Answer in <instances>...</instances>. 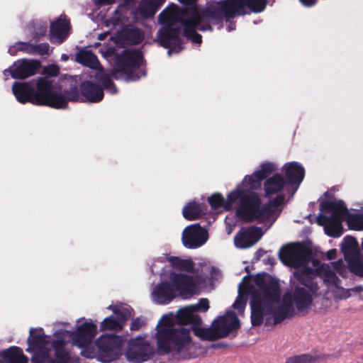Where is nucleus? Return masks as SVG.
I'll return each mask as SVG.
<instances>
[{"mask_svg": "<svg viewBox=\"0 0 363 363\" xmlns=\"http://www.w3.org/2000/svg\"><path fill=\"white\" fill-rule=\"evenodd\" d=\"M113 313L116 314V318L123 328L126 321L131 316V310L127 308H123L121 309L116 308Z\"/></svg>", "mask_w": 363, "mask_h": 363, "instance_id": "nucleus-50", "label": "nucleus"}, {"mask_svg": "<svg viewBox=\"0 0 363 363\" xmlns=\"http://www.w3.org/2000/svg\"><path fill=\"white\" fill-rule=\"evenodd\" d=\"M186 15L187 18L181 21L184 36L194 43H201L202 36L197 33V30L202 32L207 30L212 32L213 27L208 23L201 24L196 16H191L190 14Z\"/></svg>", "mask_w": 363, "mask_h": 363, "instance_id": "nucleus-13", "label": "nucleus"}, {"mask_svg": "<svg viewBox=\"0 0 363 363\" xmlns=\"http://www.w3.org/2000/svg\"><path fill=\"white\" fill-rule=\"evenodd\" d=\"M176 296L177 293L171 281H161L155 286L152 291V297L155 301L161 305L168 304Z\"/></svg>", "mask_w": 363, "mask_h": 363, "instance_id": "nucleus-24", "label": "nucleus"}, {"mask_svg": "<svg viewBox=\"0 0 363 363\" xmlns=\"http://www.w3.org/2000/svg\"><path fill=\"white\" fill-rule=\"evenodd\" d=\"M320 208L324 212H331L330 216L319 215L317 217L320 225L326 226L335 217H342L347 214V208L342 200H330L320 203Z\"/></svg>", "mask_w": 363, "mask_h": 363, "instance_id": "nucleus-18", "label": "nucleus"}, {"mask_svg": "<svg viewBox=\"0 0 363 363\" xmlns=\"http://www.w3.org/2000/svg\"><path fill=\"white\" fill-rule=\"evenodd\" d=\"M247 304V299L244 297L239 296L234 302L233 307L237 309L238 312L242 313L244 311Z\"/></svg>", "mask_w": 363, "mask_h": 363, "instance_id": "nucleus-57", "label": "nucleus"}, {"mask_svg": "<svg viewBox=\"0 0 363 363\" xmlns=\"http://www.w3.org/2000/svg\"><path fill=\"white\" fill-rule=\"evenodd\" d=\"M17 45L19 51L24 52L29 55H33V44L26 42H18L17 43Z\"/></svg>", "mask_w": 363, "mask_h": 363, "instance_id": "nucleus-58", "label": "nucleus"}, {"mask_svg": "<svg viewBox=\"0 0 363 363\" xmlns=\"http://www.w3.org/2000/svg\"><path fill=\"white\" fill-rule=\"evenodd\" d=\"M191 309L195 313L196 312H206L209 308V301L208 298H200L198 303L195 305H190Z\"/></svg>", "mask_w": 363, "mask_h": 363, "instance_id": "nucleus-52", "label": "nucleus"}, {"mask_svg": "<svg viewBox=\"0 0 363 363\" xmlns=\"http://www.w3.org/2000/svg\"><path fill=\"white\" fill-rule=\"evenodd\" d=\"M143 62V54L140 50L125 49L116 57L115 66L111 73L98 72L95 76L96 79L101 84L103 89L116 94L118 89L111 77L116 79L123 77L127 81H137L145 75V71L142 68Z\"/></svg>", "mask_w": 363, "mask_h": 363, "instance_id": "nucleus-2", "label": "nucleus"}, {"mask_svg": "<svg viewBox=\"0 0 363 363\" xmlns=\"http://www.w3.org/2000/svg\"><path fill=\"white\" fill-rule=\"evenodd\" d=\"M286 183L284 178L279 174H275L267 179L264 183L265 196L269 197L271 195L281 191Z\"/></svg>", "mask_w": 363, "mask_h": 363, "instance_id": "nucleus-32", "label": "nucleus"}, {"mask_svg": "<svg viewBox=\"0 0 363 363\" xmlns=\"http://www.w3.org/2000/svg\"><path fill=\"white\" fill-rule=\"evenodd\" d=\"M89 346L90 345L80 347L82 349L81 355L88 359L96 358V354L95 353L94 350Z\"/></svg>", "mask_w": 363, "mask_h": 363, "instance_id": "nucleus-59", "label": "nucleus"}, {"mask_svg": "<svg viewBox=\"0 0 363 363\" xmlns=\"http://www.w3.org/2000/svg\"><path fill=\"white\" fill-rule=\"evenodd\" d=\"M285 200V196L284 194L277 195L274 199L269 201L273 208L279 207L281 206Z\"/></svg>", "mask_w": 363, "mask_h": 363, "instance_id": "nucleus-61", "label": "nucleus"}, {"mask_svg": "<svg viewBox=\"0 0 363 363\" xmlns=\"http://www.w3.org/2000/svg\"><path fill=\"white\" fill-rule=\"evenodd\" d=\"M96 333V325L91 322H84L70 333L69 337L74 345L84 347L90 345Z\"/></svg>", "mask_w": 363, "mask_h": 363, "instance_id": "nucleus-17", "label": "nucleus"}, {"mask_svg": "<svg viewBox=\"0 0 363 363\" xmlns=\"http://www.w3.org/2000/svg\"><path fill=\"white\" fill-rule=\"evenodd\" d=\"M350 271L357 276L363 277V262L359 255H355L345 259Z\"/></svg>", "mask_w": 363, "mask_h": 363, "instance_id": "nucleus-40", "label": "nucleus"}, {"mask_svg": "<svg viewBox=\"0 0 363 363\" xmlns=\"http://www.w3.org/2000/svg\"><path fill=\"white\" fill-rule=\"evenodd\" d=\"M203 204L196 201L189 202L183 208L182 215L187 220H194L199 219L203 212Z\"/></svg>", "mask_w": 363, "mask_h": 363, "instance_id": "nucleus-36", "label": "nucleus"}, {"mask_svg": "<svg viewBox=\"0 0 363 363\" xmlns=\"http://www.w3.org/2000/svg\"><path fill=\"white\" fill-rule=\"evenodd\" d=\"M2 363H28V358L23 354L21 348L11 346L0 352Z\"/></svg>", "mask_w": 363, "mask_h": 363, "instance_id": "nucleus-30", "label": "nucleus"}, {"mask_svg": "<svg viewBox=\"0 0 363 363\" xmlns=\"http://www.w3.org/2000/svg\"><path fill=\"white\" fill-rule=\"evenodd\" d=\"M337 255V250L336 249H331L328 250L326 253V257L329 260L334 259Z\"/></svg>", "mask_w": 363, "mask_h": 363, "instance_id": "nucleus-64", "label": "nucleus"}, {"mask_svg": "<svg viewBox=\"0 0 363 363\" xmlns=\"http://www.w3.org/2000/svg\"><path fill=\"white\" fill-rule=\"evenodd\" d=\"M225 15V20L244 14L245 6L244 0H222L220 1Z\"/></svg>", "mask_w": 363, "mask_h": 363, "instance_id": "nucleus-29", "label": "nucleus"}, {"mask_svg": "<svg viewBox=\"0 0 363 363\" xmlns=\"http://www.w3.org/2000/svg\"><path fill=\"white\" fill-rule=\"evenodd\" d=\"M276 170L275 165L272 162H265L260 166V169L255 172V176L258 180L267 178Z\"/></svg>", "mask_w": 363, "mask_h": 363, "instance_id": "nucleus-46", "label": "nucleus"}, {"mask_svg": "<svg viewBox=\"0 0 363 363\" xmlns=\"http://www.w3.org/2000/svg\"><path fill=\"white\" fill-rule=\"evenodd\" d=\"M66 331L59 330L54 333L50 341V352H53V363H69L72 360L71 352L67 347Z\"/></svg>", "mask_w": 363, "mask_h": 363, "instance_id": "nucleus-14", "label": "nucleus"}, {"mask_svg": "<svg viewBox=\"0 0 363 363\" xmlns=\"http://www.w3.org/2000/svg\"><path fill=\"white\" fill-rule=\"evenodd\" d=\"M161 27H177L182 24H177V16L172 12L166 10L162 11L158 17Z\"/></svg>", "mask_w": 363, "mask_h": 363, "instance_id": "nucleus-41", "label": "nucleus"}, {"mask_svg": "<svg viewBox=\"0 0 363 363\" xmlns=\"http://www.w3.org/2000/svg\"><path fill=\"white\" fill-rule=\"evenodd\" d=\"M45 77H57L60 73V68L55 65H49L43 67V72Z\"/></svg>", "mask_w": 363, "mask_h": 363, "instance_id": "nucleus-56", "label": "nucleus"}, {"mask_svg": "<svg viewBox=\"0 0 363 363\" xmlns=\"http://www.w3.org/2000/svg\"><path fill=\"white\" fill-rule=\"evenodd\" d=\"M318 274L317 269L312 267L296 269L293 273L294 279H290L289 289L283 296L298 313L306 311L313 302V297L319 290Z\"/></svg>", "mask_w": 363, "mask_h": 363, "instance_id": "nucleus-3", "label": "nucleus"}, {"mask_svg": "<svg viewBox=\"0 0 363 363\" xmlns=\"http://www.w3.org/2000/svg\"><path fill=\"white\" fill-rule=\"evenodd\" d=\"M79 88L82 102L98 103L104 99L103 87L99 84L85 80L80 83Z\"/></svg>", "mask_w": 363, "mask_h": 363, "instance_id": "nucleus-23", "label": "nucleus"}, {"mask_svg": "<svg viewBox=\"0 0 363 363\" xmlns=\"http://www.w3.org/2000/svg\"><path fill=\"white\" fill-rule=\"evenodd\" d=\"M75 60L80 65L91 69H98L100 62L95 54L90 50L82 49L76 53Z\"/></svg>", "mask_w": 363, "mask_h": 363, "instance_id": "nucleus-34", "label": "nucleus"}, {"mask_svg": "<svg viewBox=\"0 0 363 363\" xmlns=\"http://www.w3.org/2000/svg\"><path fill=\"white\" fill-rule=\"evenodd\" d=\"M50 45L47 43L33 45V55H45L49 53Z\"/></svg>", "mask_w": 363, "mask_h": 363, "instance_id": "nucleus-55", "label": "nucleus"}, {"mask_svg": "<svg viewBox=\"0 0 363 363\" xmlns=\"http://www.w3.org/2000/svg\"><path fill=\"white\" fill-rule=\"evenodd\" d=\"M182 13L190 14L191 16H196L201 24L208 23L211 26V24L222 23L223 19H225L220 1L208 3L204 8L199 11L196 7L186 8L183 9Z\"/></svg>", "mask_w": 363, "mask_h": 363, "instance_id": "nucleus-9", "label": "nucleus"}, {"mask_svg": "<svg viewBox=\"0 0 363 363\" xmlns=\"http://www.w3.org/2000/svg\"><path fill=\"white\" fill-rule=\"evenodd\" d=\"M286 182L289 185H299L305 176L304 168L296 162H287L284 166Z\"/></svg>", "mask_w": 363, "mask_h": 363, "instance_id": "nucleus-26", "label": "nucleus"}, {"mask_svg": "<svg viewBox=\"0 0 363 363\" xmlns=\"http://www.w3.org/2000/svg\"><path fill=\"white\" fill-rule=\"evenodd\" d=\"M123 339L116 335L104 334L95 341L97 349L96 359L109 363L118 359L121 354Z\"/></svg>", "mask_w": 363, "mask_h": 363, "instance_id": "nucleus-6", "label": "nucleus"}, {"mask_svg": "<svg viewBox=\"0 0 363 363\" xmlns=\"http://www.w3.org/2000/svg\"><path fill=\"white\" fill-rule=\"evenodd\" d=\"M346 216L335 217L325 227V233L333 238H338L342 235V223L345 220Z\"/></svg>", "mask_w": 363, "mask_h": 363, "instance_id": "nucleus-39", "label": "nucleus"}, {"mask_svg": "<svg viewBox=\"0 0 363 363\" xmlns=\"http://www.w3.org/2000/svg\"><path fill=\"white\" fill-rule=\"evenodd\" d=\"M64 96L67 101H81L80 89H79L76 85L70 86L68 89L63 91Z\"/></svg>", "mask_w": 363, "mask_h": 363, "instance_id": "nucleus-49", "label": "nucleus"}, {"mask_svg": "<svg viewBox=\"0 0 363 363\" xmlns=\"http://www.w3.org/2000/svg\"><path fill=\"white\" fill-rule=\"evenodd\" d=\"M116 0H94V2L98 6L111 5L114 4Z\"/></svg>", "mask_w": 363, "mask_h": 363, "instance_id": "nucleus-63", "label": "nucleus"}, {"mask_svg": "<svg viewBox=\"0 0 363 363\" xmlns=\"http://www.w3.org/2000/svg\"><path fill=\"white\" fill-rule=\"evenodd\" d=\"M12 91L16 100L21 104L31 103L38 106L37 99L40 97L39 90L28 82H15Z\"/></svg>", "mask_w": 363, "mask_h": 363, "instance_id": "nucleus-21", "label": "nucleus"}, {"mask_svg": "<svg viewBox=\"0 0 363 363\" xmlns=\"http://www.w3.org/2000/svg\"><path fill=\"white\" fill-rule=\"evenodd\" d=\"M345 220L348 225L354 229L361 230H363V215L361 213H350L347 210Z\"/></svg>", "mask_w": 363, "mask_h": 363, "instance_id": "nucleus-45", "label": "nucleus"}, {"mask_svg": "<svg viewBox=\"0 0 363 363\" xmlns=\"http://www.w3.org/2000/svg\"><path fill=\"white\" fill-rule=\"evenodd\" d=\"M208 201L211 208L213 209H218L220 207H223L226 211L231 210V208H228V206L227 205L228 201V195L227 196V199H225L221 194L215 193L208 197Z\"/></svg>", "mask_w": 363, "mask_h": 363, "instance_id": "nucleus-44", "label": "nucleus"}, {"mask_svg": "<svg viewBox=\"0 0 363 363\" xmlns=\"http://www.w3.org/2000/svg\"><path fill=\"white\" fill-rule=\"evenodd\" d=\"M40 97L37 99L38 106H46L60 109L67 107V101L61 91H53V82L49 77H40L36 82Z\"/></svg>", "mask_w": 363, "mask_h": 363, "instance_id": "nucleus-8", "label": "nucleus"}, {"mask_svg": "<svg viewBox=\"0 0 363 363\" xmlns=\"http://www.w3.org/2000/svg\"><path fill=\"white\" fill-rule=\"evenodd\" d=\"M262 180H258L255 176V172L252 175H247L245 177L243 182L246 183L250 189H255L260 186Z\"/></svg>", "mask_w": 363, "mask_h": 363, "instance_id": "nucleus-54", "label": "nucleus"}, {"mask_svg": "<svg viewBox=\"0 0 363 363\" xmlns=\"http://www.w3.org/2000/svg\"><path fill=\"white\" fill-rule=\"evenodd\" d=\"M211 326L217 340L226 337L233 331L238 330L240 324L235 312L229 311L224 315L216 318Z\"/></svg>", "mask_w": 363, "mask_h": 363, "instance_id": "nucleus-11", "label": "nucleus"}, {"mask_svg": "<svg viewBox=\"0 0 363 363\" xmlns=\"http://www.w3.org/2000/svg\"><path fill=\"white\" fill-rule=\"evenodd\" d=\"M31 357V363H53L50 354V350L48 347L35 350Z\"/></svg>", "mask_w": 363, "mask_h": 363, "instance_id": "nucleus-42", "label": "nucleus"}, {"mask_svg": "<svg viewBox=\"0 0 363 363\" xmlns=\"http://www.w3.org/2000/svg\"><path fill=\"white\" fill-rule=\"evenodd\" d=\"M182 26L177 27H160L157 33V42L165 48L169 49L168 54L172 50L177 52L183 50V40L180 37Z\"/></svg>", "mask_w": 363, "mask_h": 363, "instance_id": "nucleus-10", "label": "nucleus"}, {"mask_svg": "<svg viewBox=\"0 0 363 363\" xmlns=\"http://www.w3.org/2000/svg\"><path fill=\"white\" fill-rule=\"evenodd\" d=\"M170 281L175 292L184 298L194 296L197 291V286L192 276L186 274H171Z\"/></svg>", "mask_w": 363, "mask_h": 363, "instance_id": "nucleus-16", "label": "nucleus"}, {"mask_svg": "<svg viewBox=\"0 0 363 363\" xmlns=\"http://www.w3.org/2000/svg\"><path fill=\"white\" fill-rule=\"evenodd\" d=\"M324 281L328 284H332L336 288L340 287V279L334 272L329 269L325 272Z\"/></svg>", "mask_w": 363, "mask_h": 363, "instance_id": "nucleus-51", "label": "nucleus"}, {"mask_svg": "<svg viewBox=\"0 0 363 363\" xmlns=\"http://www.w3.org/2000/svg\"><path fill=\"white\" fill-rule=\"evenodd\" d=\"M153 354V350L149 342L142 337L131 339L128 342L126 352L127 359L135 363L148 360Z\"/></svg>", "mask_w": 363, "mask_h": 363, "instance_id": "nucleus-12", "label": "nucleus"}, {"mask_svg": "<svg viewBox=\"0 0 363 363\" xmlns=\"http://www.w3.org/2000/svg\"><path fill=\"white\" fill-rule=\"evenodd\" d=\"M279 256L284 265L297 269L301 267H306L313 257L311 250L301 242L282 247Z\"/></svg>", "mask_w": 363, "mask_h": 363, "instance_id": "nucleus-7", "label": "nucleus"}, {"mask_svg": "<svg viewBox=\"0 0 363 363\" xmlns=\"http://www.w3.org/2000/svg\"><path fill=\"white\" fill-rule=\"evenodd\" d=\"M251 323L252 326L260 325L264 319V315L272 313V308L267 309V305L262 303L259 296L255 295L251 297Z\"/></svg>", "mask_w": 363, "mask_h": 363, "instance_id": "nucleus-25", "label": "nucleus"}, {"mask_svg": "<svg viewBox=\"0 0 363 363\" xmlns=\"http://www.w3.org/2000/svg\"><path fill=\"white\" fill-rule=\"evenodd\" d=\"M142 326V322L140 318L133 319L130 324L131 330H138Z\"/></svg>", "mask_w": 363, "mask_h": 363, "instance_id": "nucleus-62", "label": "nucleus"}, {"mask_svg": "<svg viewBox=\"0 0 363 363\" xmlns=\"http://www.w3.org/2000/svg\"><path fill=\"white\" fill-rule=\"evenodd\" d=\"M274 212L275 208H273L269 202L264 204L262 206L260 205L257 208L255 220L264 221L269 220Z\"/></svg>", "mask_w": 363, "mask_h": 363, "instance_id": "nucleus-43", "label": "nucleus"}, {"mask_svg": "<svg viewBox=\"0 0 363 363\" xmlns=\"http://www.w3.org/2000/svg\"><path fill=\"white\" fill-rule=\"evenodd\" d=\"M274 318V324L277 325L284 321L286 318H291L294 315V309L289 303V302L282 297V303L281 305L274 307L272 305V313Z\"/></svg>", "mask_w": 363, "mask_h": 363, "instance_id": "nucleus-31", "label": "nucleus"}, {"mask_svg": "<svg viewBox=\"0 0 363 363\" xmlns=\"http://www.w3.org/2000/svg\"><path fill=\"white\" fill-rule=\"evenodd\" d=\"M167 259L174 269L187 272H194V263L191 259H182L179 257L169 256Z\"/></svg>", "mask_w": 363, "mask_h": 363, "instance_id": "nucleus-37", "label": "nucleus"}, {"mask_svg": "<svg viewBox=\"0 0 363 363\" xmlns=\"http://www.w3.org/2000/svg\"><path fill=\"white\" fill-rule=\"evenodd\" d=\"M341 251L344 255L345 259L359 254L356 238L350 235L345 236L341 244Z\"/></svg>", "mask_w": 363, "mask_h": 363, "instance_id": "nucleus-38", "label": "nucleus"}, {"mask_svg": "<svg viewBox=\"0 0 363 363\" xmlns=\"http://www.w3.org/2000/svg\"><path fill=\"white\" fill-rule=\"evenodd\" d=\"M255 284L257 289L247 287L251 296H259L262 303L267 305V309L272 308V305L280 301L281 289L280 284L276 278L269 274H257L255 278Z\"/></svg>", "mask_w": 363, "mask_h": 363, "instance_id": "nucleus-5", "label": "nucleus"}, {"mask_svg": "<svg viewBox=\"0 0 363 363\" xmlns=\"http://www.w3.org/2000/svg\"><path fill=\"white\" fill-rule=\"evenodd\" d=\"M48 27L46 24H40L35 28L33 33L34 38L39 39L44 36L47 33Z\"/></svg>", "mask_w": 363, "mask_h": 363, "instance_id": "nucleus-60", "label": "nucleus"}, {"mask_svg": "<svg viewBox=\"0 0 363 363\" xmlns=\"http://www.w3.org/2000/svg\"><path fill=\"white\" fill-rule=\"evenodd\" d=\"M162 320H165L164 325L158 328L156 333L157 352L160 355L180 354L189 347L192 342L191 331L201 340H216L211 326L201 328V325H193L190 328H176L168 325L167 316L164 315Z\"/></svg>", "mask_w": 363, "mask_h": 363, "instance_id": "nucleus-1", "label": "nucleus"}, {"mask_svg": "<svg viewBox=\"0 0 363 363\" xmlns=\"http://www.w3.org/2000/svg\"><path fill=\"white\" fill-rule=\"evenodd\" d=\"M182 243L186 248L195 249L203 245L208 240V233L200 224L194 223L184 228Z\"/></svg>", "mask_w": 363, "mask_h": 363, "instance_id": "nucleus-15", "label": "nucleus"}, {"mask_svg": "<svg viewBox=\"0 0 363 363\" xmlns=\"http://www.w3.org/2000/svg\"><path fill=\"white\" fill-rule=\"evenodd\" d=\"M121 38L126 44L135 45L140 44L144 39L143 31L134 26H128L122 30Z\"/></svg>", "mask_w": 363, "mask_h": 363, "instance_id": "nucleus-33", "label": "nucleus"}, {"mask_svg": "<svg viewBox=\"0 0 363 363\" xmlns=\"http://www.w3.org/2000/svg\"><path fill=\"white\" fill-rule=\"evenodd\" d=\"M14 69L11 73L13 79H25L39 72L41 67L40 62L38 60L23 58L13 63Z\"/></svg>", "mask_w": 363, "mask_h": 363, "instance_id": "nucleus-20", "label": "nucleus"}, {"mask_svg": "<svg viewBox=\"0 0 363 363\" xmlns=\"http://www.w3.org/2000/svg\"><path fill=\"white\" fill-rule=\"evenodd\" d=\"M245 6L253 13L262 12L268 3V0H244Z\"/></svg>", "mask_w": 363, "mask_h": 363, "instance_id": "nucleus-47", "label": "nucleus"}, {"mask_svg": "<svg viewBox=\"0 0 363 363\" xmlns=\"http://www.w3.org/2000/svg\"><path fill=\"white\" fill-rule=\"evenodd\" d=\"M314 359L309 354H302L289 358L286 363H313Z\"/></svg>", "mask_w": 363, "mask_h": 363, "instance_id": "nucleus-53", "label": "nucleus"}, {"mask_svg": "<svg viewBox=\"0 0 363 363\" xmlns=\"http://www.w3.org/2000/svg\"><path fill=\"white\" fill-rule=\"evenodd\" d=\"M262 228L252 226L246 229L242 228L234 238L235 245L240 249H246L253 246L262 238Z\"/></svg>", "mask_w": 363, "mask_h": 363, "instance_id": "nucleus-19", "label": "nucleus"}, {"mask_svg": "<svg viewBox=\"0 0 363 363\" xmlns=\"http://www.w3.org/2000/svg\"><path fill=\"white\" fill-rule=\"evenodd\" d=\"M27 343L28 348L26 351L27 352H33L38 350L46 348V345L50 344V342L46 340V335L42 328L39 330L30 328Z\"/></svg>", "mask_w": 363, "mask_h": 363, "instance_id": "nucleus-27", "label": "nucleus"}, {"mask_svg": "<svg viewBox=\"0 0 363 363\" xmlns=\"http://www.w3.org/2000/svg\"><path fill=\"white\" fill-rule=\"evenodd\" d=\"M237 203L235 214L242 221L250 223L255 220L258 207L261 205V199L257 193L240 186L228 194V208Z\"/></svg>", "mask_w": 363, "mask_h": 363, "instance_id": "nucleus-4", "label": "nucleus"}, {"mask_svg": "<svg viewBox=\"0 0 363 363\" xmlns=\"http://www.w3.org/2000/svg\"><path fill=\"white\" fill-rule=\"evenodd\" d=\"M101 330H121L123 328L119 324L116 316L110 315L106 318L101 324Z\"/></svg>", "mask_w": 363, "mask_h": 363, "instance_id": "nucleus-48", "label": "nucleus"}, {"mask_svg": "<svg viewBox=\"0 0 363 363\" xmlns=\"http://www.w3.org/2000/svg\"><path fill=\"white\" fill-rule=\"evenodd\" d=\"M166 0H144L140 6V13L145 18H151L164 4Z\"/></svg>", "mask_w": 363, "mask_h": 363, "instance_id": "nucleus-35", "label": "nucleus"}, {"mask_svg": "<svg viewBox=\"0 0 363 363\" xmlns=\"http://www.w3.org/2000/svg\"><path fill=\"white\" fill-rule=\"evenodd\" d=\"M190 308L191 306L189 305L177 311L175 315V321L180 325L179 327L188 324L193 325H201L202 323L201 317L194 313V311Z\"/></svg>", "mask_w": 363, "mask_h": 363, "instance_id": "nucleus-28", "label": "nucleus"}, {"mask_svg": "<svg viewBox=\"0 0 363 363\" xmlns=\"http://www.w3.org/2000/svg\"><path fill=\"white\" fill-rule=\"evenodd\" d=\"M70 28L69 20L65 14L51 23L50 28V40L52 43L61 44L69 35Z\"/></svg>", "mask_w": 363, "mask_h": 363, "instance_id": "nucleus-22", "label": "nucleus"}]
</instances>
